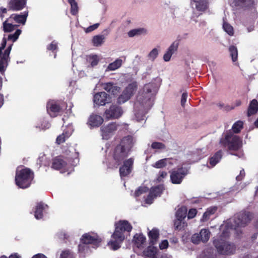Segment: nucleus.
Segmentation results:
<instances>
[{"label": "nucleus", "mask_w": 258, "mask_h": 258, "mask_svg": "<svg viewBox=\"0 0 258 258\" xmlns=\"http://www.w3.org/2000/svg\"><path fill=\"white\" fill-rule=\"evenodd\" d=\"M86 248V246L85 244H82V243L78 245V250L80 252H82L84 251Z\"/></svg>", "instance_id": "nucleus-62"}, {"label": "nucleus", "mask_w": 258, "mask_h": 258, "mask_svg": "<svg viewBox=\"0 0 258 258\" xmlns=\"http://www.w3.org/2000/svg\"><path fill=\"white\" fill-rule=\"evenodd\" d=\"M68 3L71 6L70 13L73 16H77L79 13V6L75 0H68Z\"/></svg>", "instance_id": "nucleus-32"}, {"label": "nucleus", "mask_w": 258, "mask_h": 258, "mask_svg": "<svg viewBox=\"0 0 258 258\" xmlns=\"http://www.w3.org/2000/svg\"><path fill=\"white\" fill-rule=\"evenodd\" d=\"M258 111V101L256 99H252L249 103L247 111V115L249 117L254 115Z\"/></svg>", "instance_id": "nucleus-26"}, {"label": "nucleus", "mask_w": 258, "mask_h": 258, "mask_svg": "<svg viewBox=\"0 0 258 258\" xmlns=\"http://www.w3.org/2000/svg\"><path fill=\"white\" fill-rule=\"evenodd\" d=\"M191 242L194 244H199L202 241L200 233H196L191 236Z\"/></svg>", "instance_id": "nucleus-50"}, {"label": "nucleus", "mask_w": 258, "mask_h": 258, "mask_svg": "<svg viewBox=\"0 0 258 258\" xmlns=\"http://www.w3.org/2000/svg\"><path fill=\"white\" fill-rule=\"evenodd\" d=\"M122 60L120 58L116 59L113 62L109 63L107 69L110 71H114L120 68L122 64Z\"/></svg>", "instance_id": "nucleus-36"}, {"label": "nucleus", "mask_w": 258, "mask_h": 258, "mask_svg": "<svg viewBox=\"0 0 258 258\" xmlns=\"http://www.w3.org/2000/svg\"><path fill=\"white\" fill-rule=\"evenodd\" d=\"M157 88L158 86L154 82H152L145 84L143 87L142 93V103L145 99L150 100L151 98L155 95Z\"/></svg>", "instance_id": "nucleus-9"}, {"label": "nucleus", "mask_w": 258, "mask_h": 258, "mask_svg": "<svg viewBox=\"0 0 258 258\" xmlns=\"http://www.w3.org/2000/svg\"><path fill=\"white\" fill-rule=\"evenodd\" d=\"M177 47L178 44H175L174 42L170 46L168 50L163 56V59L165 61H168L170 60L172 54L177 50Z\"/></svg>", "instance_id": "nucleus-30"}, {"label": "nucleus", "mask_w": 258, "mask_h": 258, "mask_svg": "<svg viewBox=\"0 0 258 258\" xmlns=\"http://www.w3.org/2000/svg\"><path fill=\"white\" fill-rule=\"evenodd\" d=\"M48 208V206L43 202L38 203L34 211L35 218L38 220L42 219L43 217V212Z\"/></svg>", "instance_id": "nucleus-22"}, {"label": "nucleus", "mask_w": 258, "mask_h": 258, "mask_svg": "<svg viewBox=\"0 0 258 258\" xmlns=\"http://www.w3.org/2000/svg\"><path fill=\"white\" fill-rule=\"evenodd\" d=\"M123 111L120 106L112 104L105 111V116L107 119L118 118L122 114Z\"/></svg>", "instance_id": "nucleus-13"}, {"label": "nucleus", "mask_w": 258, "mask_h": 258, "mask_svg": "<svg viewBox=\"0 0 258 258\" xmlns=\"http://www.w3.org/2000/svg\"><path fill=\"white\" fill-rule=\"evenodd\" d=\"M9 258H20V256L17 253H15L10 255Z\"/></svg>", "instance_id": "nucleus-64"}, {"label": "nucleus", "mask_w": 258, "mask_h": 258, "mask_svg": "<svg viewBox=\"0 0 258 258\" xmlns=\"http://www.w3.org/2000/svg\"><path fill=\"white\" fill-rule=\"evenodd\" d=\"M104 39L105 37L103 35H95L93 37L92 43L94 46H99L103 43Z\"/></svg>", "instance_id": "nucleus-37"}, {"label": "nucleus", "mask_w": 258, "mask_h": 258, "mask_svg": "<svg viewBox=\"0 0 258 258\" xmlns=\"http://www.w3.org/2000/svg\"><path fill=\"white\" fill-rule=\"evenodd\" d=\"M28 17V12H25L23 14H12L9 18V21H12L14 23H19L25 24L27 18Z\"/></svg>", "instance_id": "nucleus-21"}, {"label": "nucleus", "mask_w": 258, "mask_h": 258, "mask_svg": "<svg viewBox=\"0 0 258 258\" xmlns=\"http://www.w3.org/2000/svg\"><path fill=\"white\" fill-rule=\"evenodd\" d=\"M158 55V51L157 48H154L148 54V57L154 60Z\"/></svg>", "instance_id": "nucleus-51"}, {"label": "nucleus", "mask_w": 258, "mask_h": 258, "mask_svg": "<svg viewBox=\"0 0 258 258\" xmlns=\"http://www.w3.org/2000/svg\"><path fill=\"white\" fill-rule=\"evenodd\" d=\"M158 249L154 245H150L146 251V255L150 257L154 258L157 253Z\"/></svg>", "instance_id": "nucleus-34"}, {"label": "nucleus", "mask_w": 258, "mask_h": 258, "mask_svg": "<svg viewBox=\"0 0 258 258\" xmlns=\"http://www.w3.org/2000/svg\"><path fill=\"white\" fill-rule=\"evenodd\" d=\"M233 3L235 7L248 10L253 9L254 11L256 12L257 2L255 0H234Z\"/></svg>", "instance_id": "nucleus-16"}, {"label": "nucleus", "mask_w": 258, "mask_h": 258, "mask_svg": "<svg viewBox=\"0 0 258 258\" xmlns=\"http://www.w3.org/2000/svg\"><path fill=\"white\" fill-rule=\"evenodd\" d=\"M164 189L163 184H159L152 187L150 189L149 195L145 200L146 203L148 204H152L154 199L161 196Z\"/></svg>", "instance_id": "nucleus-11"}, {"label": "nucleus", "mask_w": 258, "mask_h": 258, "mask_svg": "<svg viewBox=\"0 0 258 258\" xmlns=\"http://www.w3.org/2000/svg\"><path fill=\"white\" fill-rule=\"evenodd\" d=\"M67 165V163L62 156H58L52 159L51 168L55 170H59L64 169Z\"/></svg>", "instance_id": "nucleus-20"}, {"label": "nucleus", "mask_w": 258, "mask_h": 258, "mask_svg": "<svg viewBox=\"0 0 258 258\" xmlns=\"http://www.w3.org/2000/svg\"><path fill=\"white\" fill-rule=\"evenodd\" d=\"M33 178V172L29 168H25L16 172V184L20 188H26L30 186Z\"/></svg>", "instance_id": "nucleus-3"}, {"label": "nucleus", "mask_w": 258, "mask_h": 258, "mask_svg": "<svg viewBox=\"0 0 258 258\" xmlns=\"http://www.w3.org/2000/svg\"><path fill=\"white\" fill-rule=\"evenodd\" d=\"M147 33V30L143 28H140L138 29H134L130 30L128 32V36L130 37H133L135 36H139L142 34H146Z\"/></svg>", "instance_id": "nucleus-31"}, {"label": "nucleus", "mask_w": 258, "mask_h": 258, "mask_svg": "<svg viewBox=\"0 0 258 258\" xmlns=\"http://www.w3.org/2000/svg\"><path fill=\"white\" fill-rule=\"evenodd\" d=\"M32 258H47L44 254L42 253H37L36 254L34 255Z\"/></svg>", "instance_id": "nucleus-63"}, {"label": "nucleus", "mask_w": 258, "mask_h": 258, "mask_svg": "<svg viewBox=\"0 0 258 258\" xmlns=\"http://www.w3.org/2000/svg\"><path fill=\"white\" fill-rule=\"evenodd\" d=\"M210 216H211V215H209L208 213V212L206 211L204 213V214L203 215V217H202V220L203 221H208L210 219Z\"/></svg>", "instance_id": "nucleus-60"}, {"label": "nucleus", "mask_w": 258, "mask_h": 258, "mask_svg": "<svg viewBox=\"0 0 258 258\" xmlns=\"http://www.w3.org/2000/svg\"><path fill=\"white\" fill-rule=\"evenodd\" d=\"M119 125L116 122H110L106 125H103L101 127L102 138L104 140H108L114 134L117 130Z\"/></svg>", "instance_id": "nucleus-12"}, {"label": "nucleus", "mask_w": 258, "mask_h": 258, "mask_svg": "<svg viewBox=\"0 0 258 258\" xmlns=\"http://www.w3.org/2000/svg\"><path fill=\"white\" fill-rule=\"evenodd\" d=\"M133 229L132 225L127 220H119L115 224V230L111 235L112 238L123 241L125 239L124 232H130Z\"/></svg>", "instance_id": "nucleus-5"}, {"label": "nucleus", "mask_w": 258, "mask_h": 258, "mask_svg": "<svg viewBox=\"0 0 258 258\" xmlns=\"http://www.w3.org/2000/svg\"><path fill=\"white\" fill-rule=\"evenodd\" d=\"M67 107V103L61 101L50 100L46 105L47 112L51 116H55L58 113L62 112Z\"/></svg>", "instance_id": "nucleus-6"}, {"label": "nucleus", "mask_w": 258, "mask_h": 258, "mask_svg": "<svg viewBox=\"0 0 258 258\" xmlns=\"http://www.w3.org/2000/svg\"><path fill=\"white\" fill-rule=\"evenodd\" d=\"M26 5V0H10L8 3L9 10L18 11L22 10Z\"/></svg>", "instance_id": "nucleus-19"}, {"label": "nucleus", "mask_w": 258, "mask_h": 258, "mask_svg": "<svg viewBox=\"0 0 258 258\" xmlns=\"http://www.w3.org/2000/svg\"><path fill=\"white\" fill-rule=\"evenodd\" d=\"M159 230L156 228H153L148 233V236L149 239V244L151 245H155L159 238Z\"/></svg>", "instance_id": "nucleus-23"}, {"label": "nucleus", "mask_w": 258, "mask_h": 258, "mask_svg": "<svg viewBox=\"0 0 258 258\" xmlns=\"http://www.w3.org/2000/svg\"><path fill=\"white\" fill-rule=\"evenodd\" d=\"M21 32L20 29H17L14 34L9 35L7 38L8 41H16L21 34Z\"/></svg>", "instance_id": "nucleus-46"}, {"label": "nucleus", "mask_w": 258, "mask_h": 258, "mask_svg": "<svg viewBox=\"0 0 258 258\" xmlns=\"http://www.w3.org/2000/svg\"><path fill=\"white\" fill-rule=\"evenodd\" d=\"M99 26V23H96L93 25L90 26L85 30V32L86 33L91 32L92 31L97 29L98 28Z\"/></svg>", "instance_id": "nucleus-53"}, {"label": "nucleus", "mask_w": 258, "mask_h": 258, "mask_svg": "<svg viewBox=\"0 0 258 258\" xmlns=\"http://www.w3.org/2000/svg\"><path fill=\"white\" fill-rule=\"evenodd\" d=\"M213 244L220 254L231 255L234 254L236 250V246L233 243L226 241L222 237L214 240Z\"/></svg>", "instance_id": "nucleus-4"}, {"label": "nucleus", "mask_w": 258, "mask_h": 258, "mask_svg": "<svg viewBox=\"0 0 258 258\" xmlns=\"http://www.w3.org/2000/svg\"><path fill=\"white\" fill-rule=\"evenodd\" d=\"M80 241L82 244H91L98 247L101 242V239L97 234L91 235L89 233H85L82 236Z\"/></svg>", "instance_id": "nucleus-14"}, {"label": "nucleus", "mask_w": 258, "mask_h": 258, "mask_svg": "<svg viewBox=\"0 0 258 258\" xmlns=\"http://www.w3.org/2000/svg\"><path fill=\"white\" fill-rule=\"evenodd\" d=\"M252 218L251 214L247 211H241L236 215L234 218V227H244L250 222Z\"/></svg>", "instance_id": "nucleus-8"}, {"label": "nucleus", "mask_w": 258, "mask_h": 258, "mask_svg": "<svg viewBox=\"0 0 258 258\" xmlns=\"http://www.w3.org/2000/svg\"><path fill=\"white\" fill-rule=\"evenodd\" d=\"M167 172L165 171H160L157 180L160 182L162 178H165L167 176Z\"/></svg>", "instance_id": "nucleus-57"}, {"label": "nucleus", "mask_w": 258, "mask_h": 258, "mask_svg": "<svg viewBox=\"0 0 258 258\" xmlns=\"http://www.w3.org/2000/svg\"><path fill=\"white\" fill-rule=\"evenodd\" d=\"M151 147L154 149H164L166 146L162 143L154 142L152 144Z\"/></svg>", "instance_id": "nucleus-49"}, {"label": "nucleus", "mask_w": 258, "mask_h": 258, "mask_svg": "<svg viewBox=\"0 0 258 258\" xmlns=\"http://www.w3.org/2000/svg\"><path fill=\"white\" fill-rule=\"evenodd\" d=\"M57 44L55 41H52L49 45H48L47 49L49 50L53 51L57 49Z\"/></svg>", "instance_id": "nucleus-54"}, {"label": "nucleus", "mask_w": 258, "mask_h": 258, "mask_svg": "<svg viewBox=\"0 0 258 258\" xmlns=\"http://www.w3.org/2000/svg\"><path fill=\"white\" fill-rule=\"evenodd\" d=\"M137 87L138 85L136 82L129 84L117 98V103L118 104H121L128 100L134 95V92L137 89Z\"/></svg>", "instance_id": "nucleus-7"}, {"label": "nucleus", "mask_w": 258, "mask_h": 258, "mask_svg": "<svg viewBox=\"0 0 258 258\" xmlns=\"http://www.w3.org/2000/svg\"><path fill=\"white\" fill-rule=\"evenodd\" d=\"M134 138L128 135L122 138L120 143L111 150L110 156L112 161L109 163L110 167L117 168L130 154L134 146Z\"/></svg>", "instance_id": "nucleus-1"}, {"label": "nucleus", "mask_w": 258, "mask_h": 258, "mask_svg": "<svg viewBox=\"0 0 258 258\" xmlns=\"http://www.w3.org/2000/svg\"><path fill=\"white\" fill-rule=\"evenodd\" d=\"M146 238L142 234H136L134 236L135 243L139 247L146 242Z\"/></svg>", "instance_id": "nucleus-38"}, {"label": "nucleus", "mask_w": 258, "mask_h": 258, "mask_svg": "<svg viewBox=\"0 0 258 258\" xmlns=\"http://www.w3.org/2000/svg\"><path fill=\"white\" fill-rule=\"evenodd\" d=\"M187 97V94L186 93H183L181 95V105L182 107H184L185 102L186 101Z\"/></svg>", "instance_id": "nucleus-58"}, {"label": "nucleus", "mask_w": 258, "mask_h": 258, "mask_svg": "<svg viewBox=\"0 0 258 258\" xmlns=\"http://www.w3.org/2000/svg\"><path fill=\"white\" fill-rule=\"evenodd\" d=\"M168 242L167 240H163L161 243L159 244V248L160 249H164L168 247Z\"/></svg>", "instance_id": "nucleus-56"}, {"label": "nucleus", "mask_w": 258, "mask_h": 258, "mask_svg": "<svg viewBox=\"0 0 258 258\" xmlns=\"http://www.w3.org/2000/svg\"><path fill=\"white\" fill-rule=\"evenodd\" d=\"M66 141V138H65V136H64V134H62L61 135H59L56 139V143L59 145L61 143H63L65 142Z\"/></svg>", "instance_id": "nucleus-55"}, {"label": "nucleus", "mask_w": 258, "mask_h": 258, "mask_svg": "<svg viewBox=\"0 0 258 258\" xmlns=\"http://www.w3.org/2000/svg\"><path fill=\"white\" fill-rule=\"evenodd\" d=\"M93 101L98 105H104L110 102V97L106 92H101L94 95Z\"/></svg>", "instance_id": "nucleus-17"}, {"label": "nucleus", "mask_w": 258, "mask_h": 258, "mask_svg": "<svg viewBox=\"0 0 258 258\" xmlns=\"http://www.w3.org/2000/svg\"><path fill=\"white\" fill-rule=\"evenodd\" d=\"M12 49V45H10L3 53L2 51L0 55V72L3 73L5 71V68L8 65L9 55Z\"/></svg>", "instance_id": "nucleus-18"}, {"label": "nucleus", "mask_w": 258, "mask_h": 258, "mask_svg": "<svg viewBox=\"0 0 258 258\" xmlns=\"http://www.w3.org/2000/svg\"><path fill=\"white\" fill-rule=\"evenodd\" d=\"M186 173L182 168L173 170L170 174L171 181L173 184H180Z\"/></svg>", "instance_id": "nucleus-15"}, {"label": "nucleus", "mask_w": 258, "mask_h": 258, "mask_svg": "<svg viewBox=\"0 0 258 258\" xmlns=\"http://www.w3.org/2000/svg\"><path fill=\"white\" fill-rule=\"evenodd\" d=\"M187 215V210L185 207H181L178 209L176 213V217L177 219L184 220Z\"/></svg>", "instance_id": "nucleus-43"}, {"label": "nucleus", "mask_w": 258, "mask_h": 258, "mask_svg": "<svg viewBox=\"0 0 258 258\" xmlns=\"http://www.w3.org/2000/svg\"><path fill=\"white\" fill-rule=\"evenodd\" d=\"M196 3V8L197 11L204 12L209 8L208 0H192Z\"/></svg>", "instance_id": "nucleus-27"}, {"label": "nucleus", "mask_w": 258, "mask_h": 258, "mask_svg": "<svg viewBox=\"0 0 258 258\" xmlns=\"http://www.w3.org/2000/svg\"><path fill=\"white\" fill-rule=\"evenodd\" d=\"M243 128V122L241 120H238L236 121L232 125V133L238 134L241 132V130Z\"/></svg>", "instance_id": "nucleus-35"}, {"label": "nucleus", "mask_w": 258, "mask_h": 258, "mask_svg": "<svg viewBox=\"0 0 258 258\" xmlns=\"http://www.w3.org/2000/svg\"><path fill=\"white\" fill-rule=\"evenodd\" d=\"M103 122V118L98 115L92 114L88 119V124L92 127H98Z\"/></svg>", "instance_id": "nucleus-25"}, {"label": "nucleus", "mask_w": 258, "mask_h": 258, "mask_svg": "<svg viewBox=\"0 0 258 258\" xmlns=\"http://www.w3.org/2000/svg\"><path fill=\"white\" fill-rule=\"evenodd\" d=\"M217 210V208L216 207H210L207 210L206 212L211 216L216 212Z\"/></svg>", "instance_id": "nucleus-59"}, {"label": "nucleus", "mask_w": 258, "mask_h": 258, "mask_svg": "<svg viewBox=\"0 0 258 258\" xmlns=\"http://www.w3.org/2000/svg\"><path fill=\"white\" fill-rule=\"evenodd\" d=\"M86 60L90 64L91 67L97 66L99 61L98 56L96 54L87 55Z\"/></svg>", "instance_id": "nucleus-33"}, {"label": "nucleus", "mask_w": 258, "mask_h": 258, "mask_svg": "<svg viewBox=\"0 0 258 258\" xmlns=\"http://www.w3.org/2000/svg\"><path fill=\"white\" fill-rule=\"evenodd\" d=\"M229 51L233 62H235L237 60L238 50L237 47L234 45H230L229 47Z\"/></svg>", "instance_id": "nucleus-39"}, {"label": "nucleus", "mask_w": 258, "mask_h": 258, "mask_svg": "<svg viewBox=\"0 0 258 258\" xmlns=\"http://www.w3.org/2000/svg\"><path fill=\"white\" fill-rule=\"evenodd\" d=\"M168 160V159L167 158H164L161 160H158V161L156 162L154 164H153L152 166L156 168H162L167 165V161Z\"/></svg>", "instance_id": "nucleus-44"}, {"label": "nucleus", "mask_w": 258, "mask_h": 258, "mask_svg": "<svg viewBox=\"0 0 258 258\" xmlns=\"http://www.w3.org/2000/svg\"><path fill=\"white\" fill-rule=\"evenodd\" d=\"M197 214V210L196 209H190L188 211L187 213V217L188 219H192L194 218Z\"/></svg>", "instance_id": "nucleus-52"}, {"label": "nucleus", "mask_w": 258, "mask_h": 258, "mask_svg": "<svg viewBox=\"0 0 258 258\" xmlns=\"http://www.w3.org/2000/svg\"><path fill=\"white\" fill-rule=\"evenodd\" d=\"M8 10L6 8L1 7L0 8V17L2 19L4 18V14H6L7 13Z\"/></svg>", "instance_id": "nucleus-61"}, {"label": "nucleus", "mask_w": 258, "mask_h": 258, "mask_svg": "<svg viewBox=\"0 0 258 258\" xmlns=\"http://www.w3.org/2000/svg\"><path fill=\"white\" fill-rule=\"evenodd\" d=\"M149 190L148 187L147 186H140L135 191V195L136 197H139L143 193H146Z\"/></svg>", "instance_id": "nucleus-48"}, {"label": "nucleus", "mask_w": 258, "mask_h": 258, "mask_svg": "<svg viewBox=\"0 0 258 258\" xmlns=\"http://www.w3.org/2000/svg\"><path fill=\"white\" fill-rule=\"evenodd\" d=\"M199 233L202 242L205 243L209 240L210 236V232L208 230L203 229Z\"/></svg>", "instance_id": "nucleus-40"}, {"label": "nucleus", "mask_w": 258, "mask_h": 258, "mask_svg": "<svg viewBox=\"0 0 258 258\" xmlns=\"http://www.w3.org/2000/svg\"><path fill=\"white\" fill-rule=\"evenodd\" d=\"M19 25L14 24L12 21H9L8 18H7L3 23V31L7 33L12 32Z\"/></svg>", "instance_id": "nucleus-28"}, {"label": "nucleus", "mask_w": 258, "mask_h": 258, "mask_svg": "<svg viewBox=\"0 0 258 258\" xmlns=\"http://www.w3.org/2000/svg\"><path fill=\"white\" fill-rule=\"evenodd\" d=\"M134 159L130 158L122 162V165L119 167V175L120 177L128 176L132 172L133 169Z\"/></svg>", "instance_id": "nucleus-10"}, {"label": "nucleus", "mask_w": 258, "mask_h": 258, "mask_svg": "<svg viewBox=\"0 0 258 258\" xmlns=\"http://www.w3.org/2000/svg\"><path fill=\"white\" fill-rule=\"evenodd\" d=\"M185 223L183 222V220L177 219L175 220L174 225L175 229L177 230H181L184 227Z\"/></svg>", "instance_id": "nucleus-47"}, {"label": "nucleus", "mask_w": 258, "mask_h": 258, "mask_svg": "<svg viewBox=\"0 0 258 258\" xmlns=\"http://www.w3.org/2000/svg\"><path fill=\"white\" fill-rule=\"evenodd\" d=\"M223 152L221 150L216 152L214 155L209 159V164L213 167L215 166L221 159Z\"/></svg>", "instance_id": "nucleus-29"}, {"label": "nucleus", "mask_w": 258, "mask_h": 258, "mask_svg": "<svg viewBox=\"0 0 258 258\" xmlns=\"http://www.w3.org/2000/svg\"><path fill=\"white\" fill-rule=\"evenodd\" d=\"M220 144L229 151H237L242 147V139L229 131L220 139Z\"/></svg>", "instance_id": "nucleus-2"}, {"label": "nucleus", "mask_w": 258, "mask_h": 258, "mask_svg": "<svg viewBox=\"0 0 258 258\" xmlns=\"http://www.w3.org/2000/svg\"><path fill=\"white\" fill-rule=\"evenodd\" d=\"M114 240H110L108 242V245L110 246V248L113 250H116L120 247V243L123 241H120L119 239L114 238Z\"/></svg>", "instance_id": "nucleus-41"}, {"label": "nucleus", "mask_w": 258, "mask_h": 258, "mask_svg": "<svg viewBox=\"0 0 258 258\" xmlns=\"http://www.w3.org/2000/svg\"><path fill=\"white\" fill-rule=\"evenodd\" d=\"M75 253L71 249H66L62 250L60 255V258H75Z\"/></svg>", "instance_id": "nucleus-42"}, {"label": "nucleus", "mask_w": 258, "mask_h": 258, "mask_svg": "<svg viewBox=\"0 0 258 258\" xmlns=\"http://www.w3.org/2000/svg\"><path fill=\"white\" fill-rule=\"evenodd\" d=\"M223 28L225 32H226L230 36H232L234 34V31L233 27L229 23L224 22L223 24Z\"/></svg>", "instance_id": "nucleus-45"}, {"label": "nucleus", "mask_w": 258, "mask_h": 258, "mask_svg": "<svg viewBox=\"0 0 258 258\" xmlns=\"http://www.w3.org/2000/svg\"><path fill=\"white\" fill-rule=\"evenodd\" d=\"M104 89L109 93L113 95H117L120 91V88L113 83H107L104 84Z\"/></svg>", "instance_id": "nucleus-24"}]
</instances>
